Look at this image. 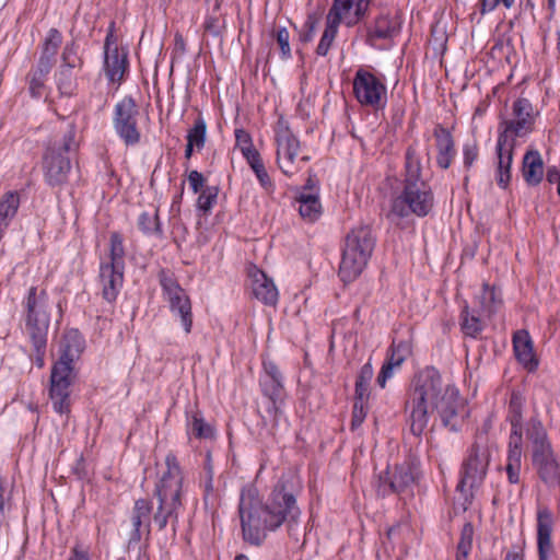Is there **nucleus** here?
<instances>
[{
	"label": "nucleus",
	"instance_id": "1",
	"mask_svg": "<svg viewBox=\"0 0 560 560\" xmlns=\"http://www.w3.org/2000/svg\"><path fill=\"white\" fill-rule=\"evenodd\" d=\"M465 411V402L458 389L445 383L435 369L428 368L412 380L405 401V413L415 436H421L434 412L445 427L457 430Z\"/></svg>",
	"mask_w": 560,
	"mask_h": 560
},
{
	"label": "nucleus",
	"instance_id": "2",
	"mask_svg": "<svg viewBox=\"0 0 560 560\" xmlns=\"http://www.w3.org/2000/svg\"><path fill=\"white\" fill-rule=\"evenodd\" d=\"M238 513L243 538L255 546L262 544L267 532H273L282 524L291 533L300 516L294 495L287 492L283 486L276 487L266 503H261L255 488L244 489Z\"/></svg>",
	"mask_w": 560,
	"mask_h": 560
},
{
	"label": "nucleus",
	"instance_id": "3",
	"mask_svg": "<svg viewBox=\"0 0 560 560\" xmlns=\"http://www.w3.org/2000/svg\"><path fill=\"white\" fill-rule=\"evenodd\" d=\"M421 172L420 153L416 144H411L407 148L405 154L404 190L393 201V214L400 218L410 213L424 217L431 211L434 197L431 186L422 178Z\"/></svg>",
	"mask_w": 560,
	"mask_h": 560
},
{
	"label": "nucleus",
	"instance_id": "4",
	"mask_svg": "<svg viewBox=\"0 0 560 560\" xmlns=\"http://www.w3.org/2000/svg\"><path fill=\"white\" fill-rule=\"evenodd\" d=\"M165 464L166 471L155 486L154 495L158 499V508L152 516L160 530L164 529L168 522L175 529L183 494L184 476L176 456L173 453L167 454Z\"/></svg>",
	"mask_w": 560,
	"mask_h": 560
},
{
	"label": "nucleus",
	"instance_id": "5",
	"mask_svg": "<svg viewBox=\"0 0 560 560\" xmlns=\"http://www.w3.org/2000/svg\"><path fill=\"white\" fill-rule=\"evenodd\" d=\"M532 463L540 480L549 488L560 487V463L541 421L533 417L525 427Z\"/></svg>",
	"mask_w": 560,
	"mask_h": 560
},
{
	"label": "nucleus",
	"instance_id": "6",
	"mask_svg": "<svg viewBox=\"0 0 560 560\" xmlns=\"http://www.w3.org/2000/svg\"><path fill=\"white\" fill-rule=\"evenodd\" d=\"M78 148L75 126L68 124L62 135L47 147L44 155L45 178L50 186H60L67 182L71 168L67 154L75 152Z\"/></svg>",
	"mask_w": 560,
	"mask_h": 560
},
{
	"label": "nucleus",
	"instance_id": "7",
	"mask_svg": "<svg viewBox=\"0 0 560 560\" xmlns=\"http://www.w3.org/2000/svg\"><path fill=\"white\" fill-rule=\"evenodd\" d=\"M375 238L369 225L353 229L346 237V245L339 267L342 281L354 280L365 268L374 249Z\"/></svg>",
	"mask_w": 560,
	"mask_h": 560
},
{
	"label": "nucleus",
	"instance_id": "8",
	"mask_svg": "<svg viewBox=\"0 0 560 560\" xmlns=\"http://www.w3.org/2000/svg\"><path fill=\"white\" fill-rule=\"evenodd\" d=\"M490 463V451L486 436L478 435L462 464L460 480L456 490L465 499L472 497V490L482 483Z\"/></svg>",
	"mask_w": 560,
	"mask_h": 560
},
{
	"label": "nucleus",
	"instance_id": "9",
	"mask_svg": "<svg viewBox=\"0 0 560 560\" xmlns=\"http://www.w3.org/2000/svg\"><path fill=\"white\" fill-rule=\"evenodd\" d=\"M54 303H50L44 290L37 292L36 287L28 290L26 299V331L33 346L42 351L47 345V334Z\"/></svg>",
	"mask_w": 560,
	"mask_h": 560
},
{
	"label": "nucleus",
	"instance_id": "10",
	"mask_svg": "<svg viewBox=\"0 0 560 560\" xmlns=\"http://www.w3.org/2000/svg\"><path fill=\"white\" fill-rule=\"evenodd\" d=\"M371 0H334L327 16V25L316 48L318 56H326L337 35L340 22L348 26L357 24L366 13Z\"/></svg>",
	"mask_w": 560,
	"mask_h": 560
},
{
	"label": "nucleus",
	"instance_id": "11",
	"mask_svg": "<svg viewBox=\"0 0 560 560\" xmlns=\"http://www.w3.org/2000/svg\"><path fill=\"white\" fill-rule=\"evenodd\" d=\"M74 378L73 363L59 358L50 375V398L54 409L59 413H68L70 410L69 388Z\"/></svg>",
	"mask_w": 560,
	"mask_h": 560
},
{
	"label": "nucleus",
	"instance_id": "12",
	"mask_svg": "<svg viewBox=\"0 0 560 560\" xmlns=\"http://www.w3.org/2000/svg\"><path fill=\"white\" fill-rule=\"evenodd\" d=\"M160 282L164 296L170 304L172 313L178 315L186 334H189L192 326V313L190 299L175 279L164 271L160 273Z\"/></svg>",
	"mask_w": 560,
	"mask_h": 560
},
{
	"label": "nucleus",
	"instance_id": "13",
	"mask_svg": "<svg viewBox=\"0 0 560 560\" xmlns=\"http://www.w3.org/2000/svg\"><path fill=\"white\" fill-rule=\"evenodd\" d=\"M138 114L137 104L130 96L124 97L115 107L114 127L127 145H133L140 141L137 127Z\"/></svg>",
	"mask_w": 560,
	"mask_h": 560
},
{
	"label": "nucleus",
	"instance_id": "14",
	"mask_svg": "<svg viewBox=\"0 0 560 560\" xmlns=\"http://www.w3.org/2000/svg\"><path fill=\"white\" fill-rule=\"evenodd\" d=\"M353 91L358 101L374 109L383 108L386 104V86L370 72L358 71L353 80Z\"/></svg>",
	"mask_w": 560,
	"mask_h": 560
},
{
	"label": "nucleus",
	"instance_id": "15",
	"mask_svg": "<svg viewBox=\"0 0 560 560\" xmlns=\"http://www.w3.org/2000/svg\"><path fill=\"white\" fill-rule=\"evenodd\" d=\"M276 141L278 165L285 175L291 176L294 174L292 165L298 154L300 142L281 119L277 124Z\"/></svg>",
	"mask_w": 560,
	"mask_h": 560
},
{
	"label": "nucleus",
	"instance_id": "16",
	"mask_svg": "<svg viewBox=\"0 0 560 560\" xmlns=\"http://www.w3.org/2000/svg\"><path fill=\"white\" fill-rule=\"evenodd\" d=\"M514 119L501 124L503 130L500 135H506L510 139L523 137L533 130L535 122L534 108L527 98H517L513 103Z\"/></svg>",
	"mask_w": 560,
	"mask_h": 560
},
{
	"label": "nucleus",
	"instance_id": "17",
	"mask_svg": "<svg viewBox=\"0 0 560 560\" xmlns=\"http://www.w3.org/2000/svg\"><path fill=\"white\" fill-rule=\"evenodd\" d=\"M113 35L109 34L105 39L104 71L112 83H120L127 69V52L119 51L117 46H113Z\"/></svg>",
	"mask_w": 560,
	"mask_h": 560
},
{
	"label": "nucleus",
	"instance_id": "18",
	"mask_svg": "<svg viewBox=\"0 0 560 560\" xmlns=\"http://www.w3.org/2000/svg\"><path fill=\"white\" fill-rule=\"evenodd\" d=\"M250 278V287L253 295L266 305H276L278 302V289L273 280L268 278L267 275L253 266L248 270Z\"/></svg>",
	"mask_w": 560,
	"mask_h": 560
},
{
	"label": "nucleus",
	"instance_id": "19",
	"mask_svg": "<svg viewBox=\"0 0 560 560\" xmlns=\"http://www.w3.org/2000/svg\"><path fill=\"white\" fill-rule=\"evenodd\" d=\"M515 139L506 135H499L497 143L498 175L497 183L500 187L506 188L511 179V165Z\"/></svg>",
	"mask_w": 560,
	"mask_h": 560
},
{
	"label": "nucleus",
	"instance_id": "20",
	"mask_svg": "<svg viewBox=\"0 0 560 560\" xmlns=\"http://www.w3.org/2000/svg\"><path fill=\"white\" fill-rule=\"evenodd\" d=\"M436 147V164L442 170H447L456 154L455 140L448 129L436 125L433 130Z\"/></svg>",
	"mask_w": 560,
	"mask_h": 560
},
{
	"label": "nucleus",
	"instance_id": "21",
	"mask_svg": "<svg viewBox=\"0 0 560 560\" xmlns=\"http://www.w3.org/2000/svg\"><path fill=\"white\" fill-rule=\"evenodd\" d=\"M553 527L552 513L548 508H540L537 512V545L539 560H548L552 550L551 533Z\"/></svg>",
	"mask_w": 560,
	"mask_h": 560
},
{
	"label": "nucleus",
	"instance_id": "22",
	"mask_svg": "<svg viewBox=\"0 0 560 560\" xmlns=\"http://www.w3.org/2000/svg\"><path fill=\"white\" fill-rule=\"evenodd\" d=\"M152 504L147 499H138L131 514L132 532L131 541H139L142 536V529L150 533Z\"/></svg>",
	"mask_w": 560,
	"mask_h": 560
},
{
	"label": "nucleus",
	"instance_id": "23",
	"mask_svg": "<svg viewBox=\"0 0 560 560\" xmlns=\"http://www.w3.org/2000/svg\"><path fill=\"white\" fill-rule=\"evenodd\" d=\"M400 23L397 16H393L388 13L380 14L368 32V43L375 45L376 39H390L396 36L399 32Z\"/></svg>",
	"mask_w": 560,
	"mask_h": 560
},
{
	"label": "nucleus",
	"instance_id": "24",
	"mask_svg": "<svg viewBox=\"0 0 560 560\" xmlns=\"http://www.w3.org/2000/svg\"><path fill=\"white\" fill-rule=\"evenodd\" d=\"M101 282L103 284V298L108 302L116 299L124 280V268L101 265Z\"/></svg>",
	"mask_w": 560,
	"mask_h": 560
},
{
	"label": "nucleus",
	"instance_id": "25",
	"mask_svg": "<svg viewBox=\"0 0 560 560\" xmlns=\"http://www.w3.org/2000/svg\"><path fill=\"white\" fill-rule=\"evenodd\" d=\"M513 347L517 360L529 371L537 368L538 362L533 350V342L526 330H518L513 337Z\"/></svg>",
	"mask_w": 560,
	"mask_h": 560
},
{
	"label": "nucleus",
	"instance_id": "26",
	"mask_svg": "<svg viewBox=\"0 0 560 560\" xmlns=\"http://www.w3.org/2000/svg\"><path fill=\"white\" fill-rule=\"evenodd\" d=\"M407 346L405 343H393L389 348L387 360L384 362L376 382L380 387L384 388L388 378L393 376L395 368H399L406 359Z\"/></svg>",
	"mask_w": 560,
	"mask_h": 560
},
{
	"label": "nucleus",
	"instance_id": "27",
	"mask_svg": "<svg viewBox=\"0 0 560 560\" xmlns=\"http://www.w3.org/2000/svg\"><path fill=\"white\" fill-rule=\"evenodd\" d=\"M523 177L530 186H537L544 178V161L536 150L527 151L523 158Z\"/></svg>",
	"mask_w": 560,
	"mask_h": 560
},
{
	"label": "nucleus",
	"instance_id": "28",
	"mask_svg": "<svg viewBox=\"0 0 560 560\" xmlns=\"http://www.w3.org/2000/svg\"><path fill=\"white\" fill-rule=\"evenodd\" d=\"M84 348V340L77 329H70L65 332L60 346L59 358L68 362H74Z\"/></svg>",
	"mask_w": 560,
	"mask_h": 560
},
{
	"label": "nucleus",
	"instance_id": "29",
	"mask_svg": "<svg viewBox=\"0 0 560 560\" xmlns=\"http://www.w3.org/2000/svg\"><path fill=\"white\" fill-rule=\"evenodd\" d=\"M295 199L303 220L314 222L320 217L323 208L317 194L303 191Z\"/></svg>",
	"mask_w": 560,
	"mask_h": 560
},
{
	"label": "nucleus",
	"instance_id": "30",
	"mask_svg": "<svg viewBox=\"0 0 560 560\" xmlns=\"http://www.w3.org/2000/svg\"><path fill=\"white\" fill-rule=\"evenodd\" d=\"M52 63L38 60L36 68L30 73V93L33 97H39L45 90V80L52 68Z\"/></svg>",
	"mask_w": 560,
	"mask_h": 560
},
{
	"label": "nucleus",
	"instance_id": "31",
	"mask_svg": "<svg viewBox=\"0 0 560 560\" xmlns=\"http://www.w3.org/2000/svg\"><path fill=\"white\" fill-rule=\"evenodd\" d=\"M20 205L19 195L14 191L5 192L0 199V228L7 230L10 221L15 217Z\"/></svg>",
	"mask_w": 560,
	"mask_h": 560
},
{
	"label": "nucleus",
	"instance_id": "32",
	"mask_svg": "<svg viewBox=\"0 0 560 560\" xmlns=\"http://www.w3.org/2000/svg\"><path fill=\"white\" fill-rule=\"evenodd\" d=\"M62 43V35L57 28H50L43 43L39 60L55 65V57Z\"/></svg>",
	"mask_w": 560,
	"mask_h": 560
},
{
	"label": "nucleus",
	"instance_id": "33",
	"mask_svg": "<svg viewBox=\"0 0 560 560\" xmlns=\"http://www.w3.org/2000/svg\"><path fill=\"white\" fill-rule=\"evenodd\" d=\"M415 481L412 470L409 465L396 466L392 471V481L389 482V489L394 490V493H400Z\"/></svg>",
	"mask_w": 560,
	"mask_h": 560
},
{
	"label": "nucleus",
	"instance_id": "34",
	"mask_svg": "<svg viewBox=\"0 0 560 560\" xmlns=\"http://www.w3.org/2000/svg\"><path fill=\"white\" fill-rule=\"evenodd\" d=\"M374 371L370 362L365 363L357 377L355 382V398L368 400L370 396V383L373 378Z\"/></svg>",
	"mask_w": 560,
	"mask_h": 560
},
{
	"label": "nucleus",
	"instance_id": "35",
	"mask_svg": "<svg viewBox=\"0 0 560 560\" xmlns=\"http://www.w3.org/2000/svg\"><path fill=\"white\" fill-rule=\"evenodd\" d=\"M57 88L61 95L71 96L75 90L72 68L60 66L55 74Z\"/></svg>",
	"mask_w": 560,
	"mask_h": 560
},
{
	"label": "nucleus",
	"instance_id": "36",
	"mask_svg": "<svg viewBox=\"0 0 560 560\" xmlns=\"http://www.w3.org/2000/svg\"><path fill=\"white\" fill-rule=\"evenodd\" d=\"M138 225L145 234H155L162 236V229L159 221L158 210L153 212H142L138 219Z\"/></svg>",
	"mask_w": 560,
	"mask_h": 560
},
{
	"label": "nucleus",
	"instance_id": "37",
	"mask_svg": "<svg viewBox=\"0 0 560 560\" xmlns=\"http://www.w3.org/2000/svg\"><path fill=\"white\" fill-rule=\"evenodd\" d=\"M462 329L466 336L477 337L483 329V324L479 316L469 314L468 307L465 306L462 313Z\"/></svg>",
	"mask_w": 560,
	"mask_h": 560
},
{
	"label": "nucleus",
	"instance_id": "38",
	"mask_svg": "<svg viewBox=\"0 0 560 560\" xmlns=\"http://www.w3.org/2000/svg\"><path fill=\"white\" fill-rule=\"evenodd\" d=\"M264 366L270 378V385L266 388V394L275 401L280 396L282 389L281 373L273 363H265Z\"/></svg>",
	"mask_w": 560,
	"mask_h": 560
},
{
	"label": "nucleus",
	"instance_id": "39",
	"mask_svg": "<svg viewBox=\"0 0 560 560\" xmlns=\"http://www.w3.org/2000/svg\"><path fill=\"white\" fill-rule=\"evenodd\" d=\"M110 261L106 262V266H113L116 268H124V256L125 249L122 245V238L120 234L114 232L110 235Z\"/></svg>",
	"mask_w": 560,
	"mask_h": 560
},
{
	"label": "nucleus",
	"instance_id": "40",
	"mask_svg": "<svg viewBox=\"0 0 560 560\" xmlns=\"http://www.w3.org/2000/svg\"><path fill=\"white\" fill-rule=\"evenodd\" d=\"M472 538H474V527L470 523L464 524L462 532H460V538L457 544V556L456 560H465L472 546Z\"/></svg>",
	"mask_w": 560,
	"mask_h": 560
},
{
	"label": "nucleus",
	"instance_id": "41",
	"mask_svg": "<svg viewBox=\"0 0 560 560\" xmlns=\"http://www.w3.org/2000/svg\"><path fill=\"white\" fill-rule=\"evenodd\" d=\"M220 8L219 0H215L214 12L208 15L203 23V31L206 34H210L214 37H219L224 30V20L218 12Z\"/></svg>",
	"mask_w": 560,
	"mask_h": 560
},
{
	"label": "nucleus",
	"instance_id": "42",
	"mask_svg": "<svg viewBox=\"0 0 560 560\" xmlns=\"http://www.w3.org/2000/svg\"><path fill=\"white\" fill-rule=\"evenodd\" d=\"M207 125L202 118L196 119L194 127L188 130L187 143L200 150L206 142Z\"/></svg>",
	"mask_w": 560,
	"mask_h": 560
},
{
	"label": "nucleus",
	"instance_id": "43",
	"mask_svg": "<svg viewBox=\"0 0 560 560\" xmlns=\"http://www.w3.org/2000/svg\"><path fill=\"white\" fill-rule=\"evenodd\" d=\"M61 66L68 67V68H81L83 65L82 58L79 56V46L75 44L74 40H71L68 43L61 54Z\"/></svg>",
	"mask_w": 560,
	"mask_h": 560
},
{
	"label": "nucleus",
	"instance_id": "44",
	"mask_svg": "<svg viewBox=\"0 0 560 560\" xmlns=\"http://www.w3.org/2000/svg\"><path fill=\"white\" fill-rule=\"evenodd\" d=\"M236 145L242 151L244 158L249 160L259 154L254 148L250 135L244 129L235 130Z\"/></svg>",
	"mask_w": 560,
	"mask_h": 560
},
{
	"label": "nucleus",
	"instance_id": "45",
	"mask_svg": "<svg viewBox=\"0 0 560 560\" xmlns=\"http://www.w3.org/2000/svg\"><path fill=\"white\" fill-rule=\"evenodd\" d=\"M500 303L501 300L497 295L495 288L483 284V291L480 295L481 311L491 315Z\"/></svg>",
	"mask_w": 560,
	"mask_h": 560
},
{
	"label": "nucleus",
	"instance_id": "46",
	"mask_svg": "<svg viewBox=\"0 0 560 560\" xmlns=\"http://www.w3.org/2000/svg\"><path fill=\"white\" fill-rule=\"evenodd\" d=\"M248 164L250 165L252 170L256 174L260 185L267 190H272V182L266 171V167L262 163V160L260 158V154L247 160Z\"/></svg>",
	"mask_w": 560,
	"mask_h": 560
},
{
	"label": "nucleus",
	"instance_id": "47",
	"mask_svg": "<svg viewBox=\"0 0 560 560\" xmlns=\"http://www.w3.org/2000/svg\"><path fill=\"white\" fill-rule=\"evenodd\" d=\"M523 434L522 424L512 427V431L509 439V452L508 456L522 457L523 453Z\"/></svg>",
	"mask_w": 560,
	"mask_h": 560
},
{
	"label": "nucleus",
	"instance_id": "48",
	"mask_svg": "<svg viewBox=\"0 0 560 560\" xmlns=\"http://www.w3.org/2000/svg\"><path fill=\"white\" fill-rule=\"evenodd\" d=\"M523 397L520 393L513 392L510 398V422L511 427L522 424Z\"/></svg>",
	"mask_w": 560,
	"mask_h": 560
},
{
	"label": "nucleus",
	"instance_id": "49",
	"mask_svg": "<svg viewBox=\"0 0 560 560\" xmlns=\"http://www.w3.org/2000/svg\"><path fill=\"white\" fill-rule=\"evenodd\" d=\"M191 432L198 439H209L213 436L212 428L198 415L192 417Z\"/></svg>",
	"mask_w": 560,
	"mask_h": 560
},
{
	"label": "nucleus",
	"instance_id": "50",
	"mask_svg": "<svg viewBox=\"0 0 560 560\" xmlns=\"http://www.w3.org/2000/svg\"><path fill=\"white\" fill-rule=\"evenodd\" d=\"M522 457L508 456L505 471L510 483H518Z\"/></svg>",
	"mask_w": 560,
	"mask_h": 560
},
{
	"label": "nucleus",
	"instance_id": "51",
	"mask_svg": "<svg viewBox=\"0 0 560 560\" xmlns=\"http://www.w3.org/2000/svg\"><path fill=\"white\" fill-rule=\"evenodd\" d=\"M368 400H361L357 399L353 405V411H352V420H351V428L352 430L357 429L362 424L364 421L366 413H368V407H366Z\"/></svg>",
	"mask_w": 560,
	"mask_h": 560
},
{
	"label": "nucleus",
	"instance_id": "52",
	"mask_svg": "<svg viewBox=\"0 0 560 560\" xmlns=\"http://www.w3.org/2000/svg\"><path fill=\"white\" fill-rule=\"evenodd\" d=\"M217 199V191H213L211 188H207L202 190L198 197L197 205L200 210L203 212H208Z\"/></svg>",
	"mask_w": 560,
	"mask_h": 560
},
{
	"label": "nucleus",
	"instance_id": "53",
	"mask_svg": "<svg viewBox=\"0 0 560 560\" xmlns=\"http://www.w3.org/2000/svg\"><path fill=\"white\" fill-rule=\"evenodd\" d=\"M515 3V0H480V13L483 15L488 12L493 11L499 5H503L505 9H511Z\"/></svg>",
	"mask_w": 560,
	"mask_h": 560
},
{
	"label": "nucleus",
	"instance_id": "54",
	"mask_svg": "<svg viewBox=\"0 0 560 560\" xmlns=\"http://www.w3.org/2000/svg\"><path fill=\"white\" fill-rule=\"evenodd\" d=\"M392 481V471L386 470L381 472L376 480L377 493L385 497L394 493V490L389 489V482Z\"/></svg>",
	"mask_w": 560,
	"mask_h": 560
},
{
	"label": "nucleus",
	"instance_id": "55",
	"mask_svg": "<svg viewBox=\"0 0 560 560\" xmlns=\"http://www.w3.org/2000/svg\"><path fill=\"white\" fill-rule=\"evenodd\" d=\"M478 145L476 142L466 143L463 147V160L464 166L468 170L472 166L474 162L478 158Z\"/></svg>",
	"mask_w": 560,
	"mask_h": 560
},
{
	"label": "nucleus",
	"instance_id": "56",
	"mask_svg": "<svg viewBox=\"0 0 560 560\" xmlns=\"http://www.w3.org/2000/svg\"><path fill=\"white\" fill-rule=\"evenodd\" d=\"M289 39V32L285 27H281L276 32V40L281 49L282 56L285 58L291 56Z\"/></svg>",
	"mask_w": 560,
	"mask_h": 560
},
{
	"label": "nucleus",
	"instance_id": "57",
	"mask_svg": "<svg viewBox=\"0 0 560 560\" xmlns=\"http://www.w3.org/2000/svg\"><path fill=\"white\" fill-rule=\"evenodd\" d=\"M188 182L194 192H199L203 186L205 177L198 171H191L188 175Z\"/></svg>",
	"mask_w": 560,
	"mask_h": 560
},
{
	"label": "nucleus",
	"instance_id": "58",
	"mask_svg": "<svg viewBox=\"0 0 560 560\" xmlns=\"http://www.w3.org/2000/svg\"><path fill=\"white\" fill-rule=\"evenodd\" d=\"M305 27L306 31L300 34V40L303 43H308L314 36L315 22L308 19L305 23Z\"/></svg>",
	"mask_w": 560,
	"mask_h": 560
},
{
	"label": "nucleus",
	"instance_id": "59",
	"mask_svg": "<svg viewBox=\"0 0 560 560\" xmlns=\"http://www.w3.org/2000/svg\"><path fill=\"white\" fill-rule=\"evenodd\" d=\"M203 489L205 498L208 499V497L213 493V469L211 468H208V476L205 478Z\"/></svg>",
	"mask_w": 560,
	"mask_h": 560
},
{
	"label": "nucleus",
	"instance_id": "60",
	"mask_svg": "<svg viewBox=\"0 0 560 560\" xmlns=\"http://www.w3.org/2000/svg\"><path fill=\"white\" fill-rule=\"evenodd\" d=\"M524 559V555H523V549L522 547H515L513 548L512 550H510L504 560H523Z\"/></svg>",
	"mask_w": 560,
	"mask_h": 560
},
{
	"label": "nucleus",
	"instance_id": "61",
	"mask_svg": "<svg viewBox=\"0 0 560 560\" xmlns=\"http://www.w3.org/2000/svg\"><path fill=\"white\" fill-rule=\"evenodd\" d=\"M69 560H89L88 553L83 550H80L78 547L73 548L72 555Z\"/></svg>",
	"mask_w": 560,
	"mask_h": 560
},
{
	"label": "nucleus",
	"instance_id": "62",
	"mask_svg": "<svg viewBox=\"0 0 560 560\" xmlns=\"http://www.w3.org/2000/svg\"><path fill=\"white\" fill-rule=\"evenodd\" d=\"M547 180L549 183H557L559 185L560 183V172H558L556 168H549L547 171Z\"/></svg>",
	"mask_w": 560,
	"mask_h": 560
},
{
	"label": "nucleus",
	"instance_id": "63",
	"mask_svg": "<svg viewBox=\"0 0 560 560\" xmlns=\"http://www.w3.org/2000/svg\"><path fill=\"white\" fill-rule=\"evenodd\" d=\"M35 352H36V363L39 368H42L44 365V354H45V350H46V347L43 348L42 351H38L35 347Z\"/></svg>",
	"mask_w": 560,
	"mask_h": 560
},
{
	"label": "nucleus",
	"instance_id": "64",
	"mask_svg": "<svg viewBox=\"0 0 560 560\" xmlns=\"http://www.w3.org/2000/svg\"><path fill=\"white\" fill-rule=\"evenodd\" d=\"M175 45L177 48H179L180 50H184L185 49V42H184V38L182 35L179 34H176L175 35Z\"/></svg>",
	"mask_w": 560,
	"mask_h": 560
}]
</instances>
